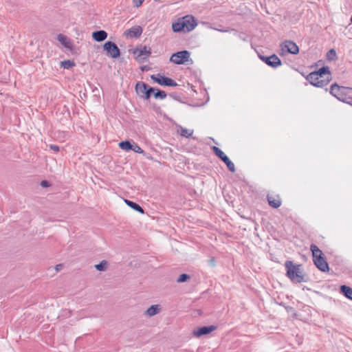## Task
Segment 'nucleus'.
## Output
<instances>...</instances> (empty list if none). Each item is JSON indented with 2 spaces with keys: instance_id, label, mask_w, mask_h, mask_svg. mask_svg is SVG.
<instances>
[{
  "instance_id": "f257e3e1",
  "label": "nucleus",
  "mask_w": 352,
  "mask_h": 352,
  "mask_svg": "<svg viewBox=\"0 0 352 352\" xmlns=\"http://www.w3.org/2000/svg\"><path fill=\"white\" fill-rule=\"evenodd\" d=\"M307 80L312 85L318 87H323L328 85L331 80V72L328 67H322L317 72L310 73Z\"/></svg>"
},
{
  "instance_id": "f03ea898",
  "label": "nucleus",
  "mask_w": 352,
  "mask_h": 352,
  "mask_svg": "<svg viewBox=\"0 0 352 352\" xmlns=\"http://www.w3.org/2000/svg\"><path fill=\"white\" fill-rule=\"evenodd\" d=\"M285 266L287 269L286 276L292 282L300 283L307 281L301 270L300 265H295L292 261H287L285 263Z\"/></svg>"
},
{
  "instance_id": "7ed1b4c3",
  "label": "nucleus",
  "mask_w": 352,
  "mask_h": 352,
  "mask_svg": "<svg viewBox=\"0 0 352 352\" xmlns=\"http://www.w3.org/2000/svg\"><path fill=\"white\" fill-rule=\"evenodd\" d=\"M330 94L338 100L352 105V88L340 87L337 84L331 86Z\"/></svg>"
},
{
  "instance_id": "20e7f679",
  "label": "nucleus",
  "mask_w": 352,
  "mask_h": 352,
  "mask_svg": "<svg viewBox=\"0 0 352 352\" xmlns=\"http://www.w3.org/2000/svg\"><path fill=\"white\" fill-rule=\"evenodd\" d=\"M299 52V47L294 41L286 40L280 44L279 55L286 56L288 54H297Z\"/></svg>"
},
{
  "instance_id": "39448f33",
  "label": "nucleus",
  "mask_w": 352,
  "mask_h": 352,
  "mask_svg": "<svg viewBox=\"0 0 352 352\" xmlns=\"http://www.w3.org/2000/svg\"><path fill=\"white\" fill-rule=\"evenodd\" d=\"M133 54L138 63H143L148 60L151 54V49L149 47L141 45L133 50Z\"/></svg>"
},
{
  "instance_id": "423d86ee",
  "label": "nucleus",
  "mask_w": 352,
  "mask_h": 352,
  "mask_svg": "<svg viewBox=\"0 0 352 352\" xmlns=\"http://www.w3.org/2000/svg\"><path fill=\"white\" fill-rule=\"evenodd\" d=\"M189 59L190 52L186 50H183L172 54L170 58V61L177 65H182L187 63Z\"/></svg>"
},
{
  "instance_id": "0eeeda50",
  "label": "nucleus",
  "mask_w": 352,
  "mask_h": 352,
  "mask_svg": "<svg viewBox=\"0 0 352 352\" xmlns=\"http://www.w3.org/2000/svg\"><path fill=\"white\" fill-rule=\"evenodd\" d=\"M212 149L215 155L219 157L227 166L229 170L232 173L235 172V166L232 162L230 161L229 157L218 147L212 146Z\"/></svg>"
},
{
  "instance_id": "6e6552de",
  "label": "nucleus",
  "mask_w": 352,
  "mask_h": 352,
  "mask_svg": "<svg viewBox=\"0 0 352 352\" xmlns=\"http://www.w3.org/2000/svg\"><path fill=\"white\" fill-rule=\"evenodd\" d=\"M151 78L160 85H165L169 87H176L177 82L173 79L162 76L161 74L151 75Z\"/></svg>"
},
{
  "instance_id": "1a4fd4ad",
  "label": "nucleus",
  "mask_w": 352,
  "mask_h": 352,
  "mask_svg": "<svg viewBox=\"0 0 352 352\" xmlns=\"http://www.w3.org/2000/svg\"><path fill=\"white\" fill-rule=\"evenodd\" d=\"M104 50L107 54L112 58H117L120 55V52L116 43L111 41H107L104 45Z\"/></svg>"
},
{
  "instance_id": "9d476101",
  "label": "nucleus",
  "mask_w": 352,
  "mask_h": 352,
  "mask_svg": "<svg viewBox=\"0 0 352 352\" xmlns=\"http://www.w3.org/2000/svg\"><path fill=\"white\" fill-rule=\"evenodd\" d=\"M259 58L268 66L273 68H277L282 65L280 59L276 54L270 56H259Z\"/></svg>"
},
{
  "instance_id": "9b49d317",
  "label": "nucleus",
  "mask_w": 352,
  "mask_h": 352,
  "mask_svg": "<svg viewBox=\"0 0 352 352\" xmlns=\"http://www.w3.org/2000/svg\"><path fill=\"white\" fill-rule=\"evenodd\" d=\"M184 28V32L192 31L197 26V23L192 16L187 15L181 18Z\"/></svg>"
},
{
  "instance_id": "f8f14e48",
  "label": "nucleus",
  "mask_w": 352,
  "mask_h": 352,
  "mask_svg": "<svg viewBox=\"0 0 352 352\" xmlns=\"http://www.w3.org/2000/svg\"><path fill=\"white\" fill-rule=\"evenodd\" d=\"M143 32V29L140 25H135L124 32V35L130 38H139Z\"/></svg>"
},
{
  "instance_id": "ddd939ff",
  "label": "nucleus",
  "mask_w": 352,
  "mask_h": 352,
  "mask_svg": "<svg viewBox=\"0 0 352 352\" xmlns=\"http://www.w3.org/2000/svg\"><path fill=\"white\" fill-rule=\"evenodd\" d=\"M315 265L322 272H327L329 270V265L325 258L318 257L313 259Z\"/></svg>"
},
{
  "instance_id": "4468645a",
  "label": "nucleus",
  "mask_w": 352,
  "mask_h": 352,
  "mask_svg": "<svg viewBox=\"0 0 352 352\" xmlns=\"http://www.w3.org/2000/svg\"><path fill=\"white\" fill-rule=\"evenodd\" d=\"M216 327L213 325L210 326H204L202 327H200L197 331H194V335L197 337H200L204 335L208 334L213 331Z\"/></svg>"
},
{
  "instance_id": "2eb2a0df",
  "label": "nucleus",
  "mask_w": 352,
  "mask_h": 352,
  "mask_svg": "<svg viewBox=\"0 0 352 352\" xmlns=\"http://www.w3.org/2000/svg\"><path fill=\"white\" fill-rule=\"evenodd\" d=\"M269 205L274 208H278L281 205V200L279 196L267 195V197Z\"/></svg>"
},
{
  "instance_id": "dca6fc26",
  "label": "nucleus",
  "mask_w": 352,
  "mask_h": 352,
  "mask_svg": "<svg viewBox=\"0 0 352 352\" xmlns=\"http://www.w3.org/2000/svg\"><path fill=\"white\" fill-rule=\"evenodd\" d=\"M177 132L182 137L188 138L192 135L194 131L192 129H188L184 128L183 126L179 125V126H177Z\"/></svg>"
},
{
  "instance_id": "f3484780",
  "label": "nucleus",
  "mask_w": 352,
  "mask_h": 352,
  "mask_svg": "<svg viewBox=\"0 0 352 352\" xmlns=\"http://www.w3.org/2000/svg\"><path fill=\"white\" fill-rule=\"evenodd\" d=\"M92 37L95 41L101 42L107 38V33L104 30L96 31L92 33Z\"/></svg>"
},
{
  "instance_id": "a211bd4d",
  "label": "nucleus",
  "mask_w": 352,
  "mask_h": 352,
  "mask_svg": "<svg viewBox=\"0 0 352 352\" xmlns=\"http://www.w3.org/2000/svg\"><path fill=\"white\" fill-rule=\"evenodd\" d=\"M161 310L160 305H151L149 308H148L145 312L146 315L148 316H153L157 314Z\"/></svg>"
},
{
  "instance_id": "6ab92c4d",
  "label": "nucleus",
  "mask_w": 352,
  "mask_h": 352,
  "mask_svg": "<svg viewBox=\"0 0 352 352\" xmlns=\"http://www.w3.org/2000/svg\"><path fill=\"white\" fill-rule=\"evenodd\" d=\"M147 87L148 85L144 82H138L135 85L136 91L140 96L146 94Z\"/></svg>"
},
{
  "instance_id": "aec40b11",
  "label": "nucleus",
  "mask_w": 352,
  "mask_h": 352,
  "mask_svg": "<svg viewBox=\"0 0 352 352\" xmlns=\"http://www.w3.org/2000/svg\"><path fill=\"white\" fill-rule=\"evenodd\" d=\"M310 249L312 252L313 259L323 256L322 252L318 248V247L316 245L311 244Z\"/></svg>"
},
{
  "instance_id": "412c9836",
  "label": "nucleus",
  "mask_w": 352,
  "mask_h": 352,
  "mask_svg": "<svg viewBox=\"0 0 352 352\" xmlns=\"http://www.w3.org/2000/svg\"><path fill=\"white\" fill-rule=\"evenodd\" d=\"M172 28H173V32H184V28L183 23L182 21V19H179L177 22L173 23L172 25Z\"/></svg>"
},
{
  "instance_id": "4be33fe9",
  "label": "nucleus",
  "mask_w": 352,
  "mask_h": 352,
  "mask_svg": "<svg viewBox=\"0 0 352 352\" xmlns=\"http://www.w3.org/2000/svg\"><path fill=\"white\" fill-rule=\"evenodd\" d=\"M125 203L135 211H138L141 214H143L144 212V210L139 204L128 199H125Z\"/></svg>"
},
{
  "instance_id": "5701e85b",
  "label": "nucleus",
  "mask_w": 352,
  "mask_h": 352,
  "mask_svg": "<svg viewBox=\"0 0 352 352\" xmlns=\"http://www.w3.org/2000/svg\"><path fill=\"white\" fill-rule=\"evenodd\" d=\"M340 292L349 299L352 300V288L346 285H342L340 287Z\"/></svg>"
},
{
  "instance_id": "b1692460",
  "label": "nucleus",
  "mask_w": 352,
  "mask_h": 352,
  "mask_svg": "<svg viewBox=\"0 0 352 352\" xmlns=\"http://www.w3.org/2000/svg\"><path fill=\"white\" fill-rule=\"evenodd\" d=\"M58 41L66 47H69V40L68 38L63 34L58 35Z\"/></svg>"
},
{
  "instance_id": "393cba45",
  "label": "nucleus",
  "mask_w": 352,
  "mask_h": 352,
  "mask_svg": "<svg viewBox=\"0 0 352 352\" xmlns=\"http://www.w3.org/2000/svg\"><path fill=\"white\" fill-rule=\"evenodd\" d=\"M119 146L121 149L129 151L131 150L132 144L129 141H123L119 143Z\"/></svg>"
},
{
  "instance_id": "a878e982",
  "label": "nucleus",
  "mask_w": 352,
  "mask_h": 352,
  "mask_svg": "<svg viewBox=\"0 0 352 352\" xmlns=\"http://www.w3.org/2000/svg\"><path fill=\"white\" fill-rule=\"evenodd\" d=\"M107 262L106 261H101L99 264L95 265V267L98 271H104L107 267Z\"/></svg>"
},
{
  "instance_id": "bb28decb",
  "label": "nucleus",
  "mask_w": 352,
  "mask_h": 352,
  "mask_svg": "<svg viewBox=\"0 0 352 352\" xmlns=\"http://www.w3.org/2000/svg\"><path fill=\"white\" fill-rule=\"evenodd\" d=\"M155 91V89L153 87H150L148 85V87L146 89V93L145 95H141V97L146 99V100H148L150 97H151V94L152 93H154Z\"/></svg>"
},
{
  "instance_id": "cd10ccee",
  "label": "nucleus",
  "mask_w": 352,
  "mask_h": 352,
  "mask_svg": "<svg viewBox=\"0 0 352 352\" xmlns=\"http://www.w3.org/2000/svg\"><path fill=\"white\" fill-rule=\"evenodd\" d=\"M154 97L157 99H161L163 100L166 97V94L164 91L161 90H157L156 92L154 94Z\"/></svg>"
},
{
  "instance_id": "c85d7f7f",
  "label": "nucleus",
  "mask_w": 352,
  "mask_h": 352,
  "mask_svg": "<svg viewBox=\"0 0 352 352\" xmlns=\"http://www.w3.org/2000/svg\"><path fill=\"white\" fill-rule=\"evenodd\" d=\"M74 65H75L74 63L69 60H64V61L61 62V66L64 69H68L72 67L73 66H74Z\"/></svg>"
},
{
  "instance_id": "c756f323",
  "label": "nucleus",
  "mask_w": 352,
  "mask_h": 352,
  "mask_svg": "<svg viewBox=\"0 0 352 352\" xmlns=\"http://www.w3.org/2000/svg\"><path fill=\"white\" fill-rule=\"evenodd\" d=\"M336 57V52L334 50H330L327 54V58L328 60H334Z\"/></svg>"
},
{
  "instance_id": "7c9ffc66",
  "label": "nucleus",
  "mask_w": 352,
  "mask_h": 352,
  "mask_svg": "<svg viewBox=\"0 0 352 352\" xmlns=\"http://www.w3.org/2000/svg\"><path fill=\"white\" fill-rule=\"evenodd\" d=\"M131 150L137 153L142 154L144 153L143 149L137 144H132Z\"/></svg>"
},
{
  "instance_id": "2f4dec72",
  "label": "nucleus",
  "mask_w": 352,
  "mask_h": 352,
  "mask_svg": "<svg viewBox=\"0 0 352 352\" xmlns=\"http://www.w3.org/2000/svg\"><path fill=\"white\" fill-rule=\"evenodd\" d=\"M190 278V276L186 274H182L179 276V277L177 279L178 283H183L186 281L188 279Z\"/></svg>"
},
{
  "instance_id": "473e14b6",
  "label": "nucleus",
  "mask_w": 352,
  "mask_h": 352,
  "mask_svg": "<svg viewBox=\"0 0 352 352\" xmlns=\"http://www.w3.org/2000/svg\"><path fill=\"white\" fill-rule=\"evenodd\" d=\"M144 0H133V4L135 7L139 8L143 3Z\"/></svg>"
},
{
  "instance_id": "72a5a7b5",
  "label": "nucleus",
  "mask_w": 352,
  "mask_h": 352,
  "mask_svg": "<svg viewBox=\"0 0 352 352\" xmlns=\"http://www.w3.org/2000/svg\"><path fill=\"white\" fill-rule=\"evenodd\" d=\"M41 186L42 187L45 188V187H48V186H50V184H49V182H48L47 181H46V180H43V181L41 182Z\"/></svg>"
},
{
  "instance_id": "f704fd0d",
  "label": "nucleus",
  "mask_w": 352,
  "mask_h": 352,
  "mask_svg": "<svg viewBox=\"0 0 352 352\" xmlns=\"http://www.w3.org/2000/svg\"><path fill=\"white\" fill-rule=\"evenodd\" d=\"M50 148L54 150V151H59V147L56 145H51L50 146Z\"/></svg>"
},
{
  "instance_id": "c9c22d12",
  "label": "nucleus",
  "mask_w": 352,
  "mask_h": 352,
  "mask_svg": "<svg viewBox=\"0 0 352 352\" xmlns=\"http://www.w3.org/2000/svg\"><path fill=\"white\" fill-rule=\"evenodd\" d=\"M62 267H63V265H61V264L57 265L56 266V270L57 272H58L59 270H60L62 269Z\"/></svg>"
},
{
  "instance_id": "e433bc0d",
  "label": "nucleus",
  "mask_w": 352,
  "mask_h": 352,
  "mask_svg": "<svg viewBox=\"0 0 352 352\" xmlns=\"http://www.w3.org/2000/svg\"><path fill=\"white\" fill-rule=\"evenodd\" d=\"M216 30L218 31H220V32H228V30H219V29H216Z\"/></svg>"
},
{
  "instance_id": "4c0bfd02",
  "label": "nucleus",
  "mask_w": 352,
  "mask_h": 352,
  "mask_svg": "<svg viewBox=\"0 0 352 352\" xmlns=\"http://www.w3.org/2000/svg\"><path fill=\"white\" fill-rule=\"evenodd\" d=\"M349 20H350L351 23H352V16L350 17Z\"/></svg>"
}]
</instances>
